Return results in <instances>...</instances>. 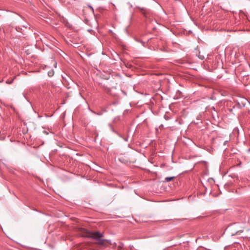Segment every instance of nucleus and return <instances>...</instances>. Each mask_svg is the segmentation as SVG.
Returning a JSON list of instances; mask_svg holds the SVG:
<instances>
[{"mask_svg": "<svg viewBox=\"0 0 250 250\" xmlns=\"http://www.w3.org/2000/svg\"><path fill=\"white\" fill-rule=\"evenodd\" d=\"M80 231L82 232V236L83 237H90L97 241V243L99 245L104 246L106 243H109V241L102 239L103 235L98 231L89 232L86 229L83 228H81Z\"/></svg>", "mask_w": 250, "mask_h": 250, "instance_id": "f257e3e1", "label": "nucleus"}, {"mask_svg": "<svg viewBox=\"0 0 250 250\" xmlns=\"http://www.w3.org/2000/svg\"><path fill=\"white\" fill-rule=\"evenodd\" d=\"M160 92H163L161 90H160L159 88L157 89V100L160 98L161 100H163V98L162 96L161 95Z\"/></svg>", "mask_w": 250, "mask_h": 250, "instance_id": "f03ea898", "label": "nucleus"}, {"mask_svg": "<svg viewBox=\"0 0 250 250\" xmlns=\"http://www.w3.org/2000/svg\"><path fill=\"white\" fill-rule=\"evenodd\" d=\"M174 178H175V177H174V176H172V177H166L165 178V181L164 182H170V181H172Z\"/></svg>", "mask_w": 250, "mask_h": 250, "instance_id": "7ed1b4c3", "label": "nucleus"}, {"mask_svg": "<svg viewBox=\"0 0 250 250\" xmlns=\"http://www.w3.org/2000/svg\"><path fill=\"white\" fill-rule=\"evenodd\" d=\"M54 72L53 70H51L48 72V75L49 77L53 76L54 75Z\"/></svg>", "mask_w": 250, "mask_h": 250, "instance_id": "20e7f679", "label": "nucleus"}, {"mask_svg": "<svg viewBox=\"0 0 250 250\" xmlns=\"http://www.w3.org/2000/svg\"><path fill=\"white\" fill-rule=\"evenodd\" d=\"M118 250H124V249H123V245L122 244H120L118 246Z\"/></svg>", "mask_w": 250, "mask_h": 250, "instance_id": "39448f33", "label": "nucleus"}, {"mask_svg": "<svg viewBox=\"0 0 250 250\" xmlns=\"http://www.w3.org/2000/svg\"><path fill=\"white\" fill-rule=\"evenodd\" d=\"M138 250H148L147 249L143 248L141 246H138Z\"/></svg>", "mask_w": 250, "mask_h": 250, "instance_id": "423d86ee", "label": "nucleus"}, {"mask_svg": "<svg viewBox=\"0 0 250 250\" xmlns=\"http://www.w3.org/2000/svg\"><path fill=\"white\" fill-rule=\"evenodd\" d=\"M44 133H45L46 134H48V133L46 131H43Z\"/></svg>", "mask_w": 250, "mask_h": 250, "instance_id": "0eeeda50", "label": "nucleus"}, {"mask_svg": "<svg viewBox=\"0 0 250 250\" xmlns=\"http://www.w3.org/2000/svg\"><path fill=\"white\" fill-rule=\"evenodd\" d=\"M89 7H90V8L92 9V10L93 11V8H92V7H91V6H89Z\"/></svg>", "mask_w": 250, "mask_h": 250, "instance_id": "6e6552de", "label": "nucleus"}, {"mask_svg": "<svg viewBox=\"0 0 250 250\" xmlns=\"http://www.w3.org/2000/svg\"><path fill=\"white\" fill-rule=\"evenodd\" d=\"M159 75H160V74H159L157 73V76H158Z\"/></svg>", "mask_w": 250, "mask_h": 250, "instance_id": "1a4fd4ad", "label": "nucleus"}, {"mask_svg": "<svg viewBox=\"0 0 250 250\" xmlns=\"http://www.w3.org/2000/svg\"><path fill=\"white\" fill-rule=\"evenodd\" d=\"M160 42H159L158 45H160Z\"/></svg>", "mask_w": 250, "mask_h": 250, "instance_id": "9d476101", "label": "nucleus"}]
</instances>
